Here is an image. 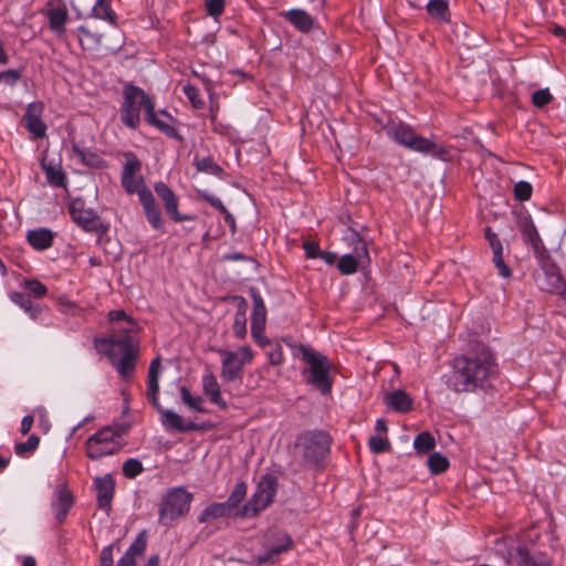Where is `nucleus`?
I'll return each instance as SVG.
<instances>
[{"instance_id": "1", "label": "nucleus", "mask_w": 566, "mask_h": 566, "mask_svg": "<svg viewBox=\"0 0 566 566\" xmlns=\"http://www.w3.org/2000/svg\"><path fill=\"white\" fill-rule=\"evenodd\" d=\"M499 366L494 354L486 347L471 355L453 359L452 370L447 376V387L458 394L485 391L497 378Z\"/></svg>"}, {"instance_id": "2", "label": "nucleus", "mask_w": 566, "mask_h": 566, "mask_svg": "<svg viewBox=\"0 0 566 566\" xmlns=\"http://www.w3.org/2000/svg\"><path fill=\"white\" fill-rule=\"evenodd\" d=\"M302 359L308 366V377L306 382L317 388L323 395L332 390V379L329 377L331 363L328 358L319 352L302 345Z\"/></svg>"}, {"instance_id": "3", "label": "nucleus", "mask_w": 566, "mask_h": 566, "mask_svg": "<svg viewBox=\"0 0 566 566\" xmlns=\"http://www.w3.org/2000/svg\"><path fill=\"white\" fill-rule=\"evenodd\" d=\"M388 135L397 144L417 153L433 154L437 156H442L446 153L443 147L438 146L428 138L417 135L412 127L405 123L392 125L388 129Z\"/></svg>"}, {"instance_id": "4", "label": "nucleus", "mask_w": 566, "mask_h": 566, "mask_svg": "<svg viewBox=\"0 0 566 566\" xmlns=\"http://www.w3.org/2000/svg\"><path fill=\"white\" fill-rule=\"evenodd\" d=\"M84 449L91 460L114 455L122 449L120 436L114 428L103 427L87 438Z\"/></svg>"}, {"instance_id": "5", "label": "nucleus", "mask_w": 566, "mask_h": 566, "mask_svg": "<svg viewBox=\"0 0 566 566\" xmlns=\"http://www.w3.org/2000/svg\"><path fill=\"white\" fill-rule=\"evenodd\" d=\"M192 494L182 488H175L166 493L159 507V522L169 525L172 521L189 512Z\"/></svg>"}, {"instance_id": "6", "label": "nucleus", "mask_w": 566, "mask_h": 566, "mask_svg": "<svg viewBox=\"0 0 566 566\" xmlns=\"http://www.w3.org/2000/svg\"><path fill=\"white\" fill-rule=\"evenodd\" d=\"M295 446L307 463L317 464L329 453L331 438L323 431H306L297 437Z\"/></svg>"}, {"instance_id": "7", "label": "nucleus", "mask_w": 566, "mask_h": 566, "mask_svg": "<svg viewBox=\"0 0 566 566\" xmlns=\"http://www.w3.org/2000/svg\"><path fill=\"white\" fill-rule=\"evenodd\" d=\"M148 102H153V99L142 88L127 85L124 90V103L120 108L123 124L129 128H136L140 122V107L143 106L147 113Z\"/></svg>"}, {"instance_id": "8", "label": "nucleus", "mask_w": 566, "mask_h": 566, "mask_svg": "<svg viewBox=\"0 0 566 566\" xmlns=\"http://www.w3.org/2000/svg\"><path fill=\"white\" fill-rule=\"evenodd\" d=\"M125 163L120 174V184L128 195L137 193L138 198L144 196V192H151L142 175V161L132 151L123 154Z\"/></svg>"}, {"instance_id": "9", "label": "nucleus", "mask_w": 566, "mask_h": 566, "mask_svg": "<svg viewBox=\"0 0 566 566\" xmlns=\"http://www.w3.org/2000/svg\"><path fill=\"white\" fill-rule=\"evenodd\" d=\"M222 365L220 376L223 382L242 381L245 364L252 361L253 353L249 346H243L235 352L220 349Z\"/></svg>"}, {"instance_id": "10", "label": "nucleus", "mask_w": 566, "mask_h": 566, "mask_svg": "<svg viewBox=\"0 0 566 566\" xmlns=\"http://www.w3.org/2000/svg\"><path fill=\"white\" fill-rule=\"evenodd\" d=\"M276 486V478L271 474L262 476L258 483L254 494L242 507L241 515L244 517H251L266 509L274 500Z\"/></svg>"}, {"instance_id": "11", "label": "nucleus", "mask_w": 566, "mask_h": 566, "mask_svg": "<svg viewBox=\"0 0 566 566\" xmlns=\"http://www.w3.org/2000/svg\"><path fill=\"white\" fill-rule=\"evenodd\" d=\"M146 546V534L145 532H142L137 535L125 554L119 558L117 566H136V558L145 553ZM113 545H108L101 551L99 566H113Z\"/></svg>"}, {"instance_id": "12", "label": "nucleus", "mask_w": 566, "mask_h": 566, "mask_svg": "<svg viewBox=\"0 0 566 566\" xmlns=\"http://www.w3.org/2000/svg\"><path fill=\"white\" fill-rule=\"evenodd\" d=\"M70 216L80 228L87 232H97L101 228V219L93 209H86L84 201L74 199L69 205Z\"/></svg>"}, {"instance_id": "13", "label": "nucleus", "mask_w": 566, "mask_h": 566, "mask_svg": "<svg viewBox=\"0 0 566 566\" xmlns=\"http://www.w3.org/2000/svg\"><path fill=\"white\" fill-rule=\"evenodd\" d=\"M505 564L514 566H552L549 559L542 553H533L526 547L517 546L510 551Z\"/></svg>"}, {"instance_id": "14", "label": "nucleus", "mask_w": 566, "mask_h": 566, "mask_svg": "<svg viewBox=\"0 0 566 566\" xmlns=\"http://www.w3.org/2000/svg\"><path fill=\"white\" fill-rule=\"evenodd\" d=\"M44 105L42 102H34L28 105L23 119L29 133L33 138H43L46 134V125L42 120Z\"/></svg>"}, {"instance_id": "15", "label": "nucleus", "mask_w": 566, "mask_h": 566, "mask_svg": "<svg viewBox=\"0 0 566 566\" xmlns=\"http://www.w3.org/2000/svg\"><path fill=\"white\" fill-rule=\"evenodd\" d=\"M274 541L269 543L268 551L260 555L258 560L260 564L275 563L280 555L293 547V539L284 532L273 533Z\"/></svg>"}, {"instance_id": "16", "label": "nucleus", "mask_w": 566, "mask_h": 566, "mask_svg": "<svg viewBox=\"0 0 566 566\" xmlns=\"http://www.w3.org/2000/svg\"><path fill=\"white\" fill-rule=\"evenodd\" d=\"M155 192L163 201L166 212L176 222L191 220L188 216H182L178 212V198L175 192L165 182L159 181L154 186Z\"/></svg>"}, {"instance_id": "17", "label": "nucleus", "mask_w": 566, "mask_h": 566, "mask_svg": "<svg viewBox=\"0 0 566 566\" xmlns=\"http://www.w3.org/2000/svg\"><path fill=\"white\" fill-rule=\"evenodd\" d=\"M541 290L549 293H563L566 289V282L555 265H544L543 274L536 279Z\"/></svg>"}, {"instance_id": "18", "label": "nucleus", "mask_w": 566, "mask_h": 566, "mask_svg": "<svg viewBox=\"0 0 566 566\" xmlns=\"http://www.w3.org/2000/svg\"><path fill=\"white\" fill-rule=\"evenodd\" d=\"M103 343L107 345L105 352L109 361H115L120 357H124L127 353L138 348L137 340L130 335H126L119 338H109Z\"/></svg>"}, {"instance_id": "19", "label": "nucleus", "mask_w": 566, "mask_h": 566, "mask_svg": "<svg viewBox=\"0 0 566 566\" xmlns=\"http://www.w3.org/2000/svg\"><path fill=\"white\" fill-rule=\"evenodd\" d=\"M146 120L169 137L177 136V129L172 125V117L165 111L156 113L154 102H148Z\"/></svg>"}, {"instance_id": "20", "label": "nucleus", "mask_w": 566, "mask_h": 566, "mask_svg": "<svg viewBox=\"0 0 566 566\" xmlns=\"http://www.w3.org/2000/svg\"><path fill=\"white\" fill-rule=\"evenodd\" d=\"M94 486L96 490V500L98 507L109 509L115 493V481L112 474H105L103 476L95 478Z\"/></svg>"}, {"instance_id": "21", "label": "nucleus", "mask_w": 566, "mask_h": 566, "mask_svg": "<svg viewBox=\"0 0 566 566\" xmlns=\"http://www.w3.org/2000/svg\"><path fill=\"white\" fill-rule=\"evenodd\" d=\"M485 239L488 240L492 252H493V263L499 271V274L503 277H510L512 272L509 265L504 262L503 259V245L500 241L497 234L491 230V228H486Z\"/></svg>"}, {"instance_id": "22", "label": "nucleus", "mask_w": 566, "mask_h": 566, "mask_svg": "<svg viewBox=\"0 0 566 566\" xmlns=\"http://www.w3.org/2000/svg\"><path fill=\"white\" fill-rule=\"evenodd\" d=\"M202 390L211 403L222 410L228 408V403L221 394V386L217 377L211 371L205 373L202 376Z\"/></svg>"}, {"instance_id": "23", "label": "nucleus", "mask_w": 566, "mask_h": 566, "mask_svg": "<svg viewBox=\"0 0 566 566\" xmlns=\"http://www.w3.org/2000/svg\"><path fill=\"white\" fill-rule=\"evenodd\" d=\"M72 505L73 496L71 492L63 485L57 486L55 490V499L52 502V510L60 523L65 520Z\"/></svg>"}, {"instance_id": "24", "label": "nucleus", "mask_w": 566, "mask_h": 566, "mask_svg": "<svg viewBox=\"0 0 566 566\" xmlns=\"http://www.w3.org/2000/svg\"><path fill=\"white\" fill-rule=\"evenodd\" d=\"M250 295L253 302V308L251 313V329H264L266 323V307L261 294L256 289L250 290Z\"/></svg>"}, {"instance_id": "25", "label": "nucleus", "mask_w": 566, "mask_h": 566, "mask_svg": "<svg viewBox=\"0 0 566 566\" xmlns=\"http://www.w3.org/2000/svg\"><path fill=\"white\" fill-rule=\"evenodd\" d=\"M139 201L143 206L144 213L146 216L147 221L149 224L156 229L159 230L163 228V219L160 214V210L158 206L156 205L155 198L151 192H144V196L139 198Z\"/></svg>"}, {"instance_id": "26", "label": "nucleus", "mask_w": 566, "mask_h": 566, "mask_svg": "<svg viewBox=\"0 0 566 566\" xmlns=\"http://www.w3.org/2000/svg\"><path fill=\"white\" fill-rule=\"evenodd\" d=\"M384 401L388 408L401 413L408 412L412 407L411 397L401 389L387 392Z\"/></svg>"}, {"instance_id": "27", "label": "nucleus", "mask_w": 566, "mask_h": 566, "mask_svg": "<svg viewBox=\"0 0 566 566\" xmlns=\"http://www.w3.org/2000/svg\"><path fill=\"white\" fill-rule=\"evenodd\" d=\"M356 256L353 254L343 255L337 262L338 271L344 275L354 274L358 269V259L363 255L368 256L367 248L364 242H360V247L355 248Z\"/></svg>"}, {"instance_id": "28", "label": "nucleus", "mask_w": 566, "mask_h": 566, "mask_svg": "<svg viewBox=\"0 0 566 566\" xmlns=\"http://www.w3.org/2000/svg\"><path fill=\"white\" fill-rule=\"evenodd\" d=\"M233 301L238 303V310L234 314V321H233V334L239 339H243L247 336V310H248V302L243 296H233Z\"/></svg>"}, {"instance_id": "29", "label": "nucleus", "mask_w": 566, "mask_h": 566, "mask_svg": "<svg viewBox=\"0 0 566 566\" xmlns=\"http://www.w3.org/2000/svg\"><path fill=\"white\" fill-rule=\"evenodd\" d=\"M160 365H161L160 357H156L150 361L149 369H148L147 396L154 406H157V403H158Z\"/></svg>"}, {"instance_id": "30", "label": "nucleus", "mask_w": 566, "mask_h": 566, "mask_svg": "<svg viewBox=\"0 0 566 566\" xmlns=\"http://www.w3.org/2000/svg\"><path fill=\"white\" fill-rule=\"evenodd\" d=\"M53 232L45 228L30 230L27 234L29 244L39 251L51 248L53 244Z\"/></svg>"}, {"instance_id": "31", "label": "nucleus", "mask_w": 566, "mask_h": 566, "mask_svg": "<svg viewBox=\"0 0 566 566\" xmlns=\"http://www.w3.org/2000/svg\"><path fill=\"white\" fill-rule=\"evenodd\" d=\"M284 18L301 32H308L314 25V19L306 11L292 9L283 13Z\"/></svg>"}, {"instance_id": "32", "label": "nucleus", "mask_w": 566, "mask_h": 566, "mask_svg": "<svg viewBox=\"0 0 566 566\" xmlns=\"http://www.w3.org/2000/svg\"><path fill=\"white\" fill-rule=\"evenodd\" d=\"M10 300L29 315L32 321H38L43 311V306L33 303L27 295L13 292L9 295Z\"/></svg>"}, {"instance_id": "33", "label": "nucleus", "mask_w": 566, "mask_h": 566, "mask_svg": "<svg viewBox=\"0 0 566 566\" xmlns=\"http://www.w3.org/2000/svg\"><path fill=\"white\" fill-rule=\"evenodd\" d=\"M50 29L57 35L65 32V23L67 21V12L64 8H51L46 12Z\"/></svg>"}, {"instance_id": "34", "label": "nucleus", "mask_w": 566, "mask_h": 566, "mask_svg": "<svg viewBox=\"0 0 566 566\" xmlns=\"http://www.w3.org/2000/svg\"><path fill=\"white\" fill-rule=\"evenodd\" d=\"M137 356L138 348L134 349L130 353H127L124 357H120L119 359L111 363L123 378H128L133 375L135 370Z\"/></svg>"}, {"instance_id": "35", "label": "nucleus", "mask_w": 566, "mask_h": 566, "mask_svg": "<svg viewBox=\"0 0 566 566\" xmlns=\"http://www.w3.org/2000/svg\"><path fill=\"white\" fill-rule=\"evenodd\" d=\"M72 149L80 160L88 167L104 168L106 166V163L102 157L93 151L80 147L78 144L74 143Z\"/></svg>"}, {"instance_id": "36", "label": "nucleus", "mask_w": 566, "mask_h": 566, "mask_svg": "<svg viewBox=\"0 0 566 566\" xmlns=\"http://www.w3.org/2000/svg\"><path fill=\"white\" fill-rule=\"evenodd\" d=\"M78 41L84 50L94 51L99 48L102 35L92 32L86 27L81 25L77 29Z\"/></svg>"}, {"instance_id": "37", "label": "nucleus", "mask_w": 566, "mask_h": 566, "mask_svg": "<svg viewBox=\"0 0 566 566\" xmlns=\"http://www.w3.org/2000/svg\"><path fill=\"white\" fill-rule=\"evenodd\" d=\"M163 423L167 428L175 429L180 432H185L187 430H192L196 428L193 423H185L181 416L172 410H164L163 411Z\"/></svg>"}, {"instance_id": "38", "label": "nucleus", "mask_w": 566, "mask_h": 566, "mask_svg": "<svg viewBox=\"0 0 566 566\" xmlns=\"http://www.w3.org/2000/svg\"><path fill=\"white\" fill-rule=\"evenodd\" d=\"M230 506L227 504V502L223 503H211L209 504L199 515L198 521L200 523H207L210 520L219 518L229 512Z\"/></svg>"}, {"instance_id": "39", "label": "nucleus", "mask_w": 566, "mask_h": 566, "mask_svg": "<svg viewBox=\"0 0 566 566\" xmlns=\"http://www.w3.org/2000/svg\"><path fill=\"white\" fill-rule=\"evenodd\" d=\"M427 12L438 21L448 22L450 20L447 0H429Z\"/></svg>"}, {"instance_id": "40", "label": "nucleus", "mask_w": 566, "mask_h": 566, "mask_svg": "<svg viewBox=\"0 0 566 566\" xmlns=\"http://www.w3.org/2000/svg\"><path fill=\"white\" fill-rule=\"evenodd\" d=\"M112 0H96L92 9V15L97 19L106 20L111 24L116 23V14L111 8Z\"/></svg>"}, {"instance_id": "41", "label": "nucleus", "mask_w": 566, "mask_h": 566, "mask_svg": "<svg viewBox=\"0 0 566 566\" xmlns=\"http://www.w3.org/2000/svg\"><path fill=\"white\" fill-rule=\"evenodd\" d=\"M434 447L436 440L433 436L427 431L420 432L413 440V448L420 454L430 452Z\"/></svg>"}, {"instance_id": "42", "label": "nucleus", "mask_w": 566, "mask_h": 566, "mask_svg": "<svg viewBox=\"0 0 566 566\" xmlns=\"http://www.w3.org/2000/svg\"><path fill=\"white\" fill-rule=\"evenodd\" d=\"M195 166L198 171L212 176H220L223 172L222 168L209 156L202 158L196 157Z\"/></svg>"}, {"instance_id": "43", "label": "nucleus", "mask_w": 566, "mask_h": 566, "mask_svg": "<svg viewBox=\"0 0 566 566\" xmlns=\"http://www.w3.org/2000/svg\"><path fill=\"white\" fill-rule=\"evenodd\" d=\"M108 318L111 323H117L120 321L126 323L125 326L119 327V331H123L128 334L136 332V322L132 317H129L123 310L111 311L108 314Z\"/></svg>"}, {"instance_id": "44", "label": "nucleus", "mask_w": 566, "mask_h": 566, "mask_svg": "<svg viewBox=\"0 0 566 566\" xmlns=\"http://www.w3.org/2000/svg\"><path fill=\"white\" fill-rule=\"evenodd\" d=\"M518 229L522 233L523 240L526 243H531L535 239L539 238L537 229L531 219V217H524L518 221Z\"/></svg>"}, {"instance_id": "45", "label": "nucleus", "mask_w": 566, "mask_h": 566, "mask_svg": "<svg viewBox=\"0 0 566 566\" xmlns=\"http://www.w3.org/2000/svg\"><path fill=\"white\" fill-rule=\"evenodd\" d=\"M428 468L432 474H440L448 470L449 460L439 452H434L428 458Z\"/></svg>"}, {"instance_id": "46", "label": "nucleus", "mask_w": 566, "mask_h": 566, "mask_svg": "<svg viewBox=\"0 0 566 566\" xmlns=\"http://www.w3.org/2000/svg\"><path fill=\"white\" fill-rule=\"evenodd\" d=\"M180 397L182 402L192 410H196L198 412H206L205 408L202 407L203 399L200 396H192L191 392L186 388H180Z\"/></svg>"}, {"instance_id": "47", "label": "nucleus", "mask_w": 566, "mask_h": 566, "mask_svg": "<svg viewBox=\"0 0 566 566\" xmlns=\"http://www.w3.org/2000/svg\"><path fill=\"white\" fill-rule=\"evenodd\" d=\"M40 443V439L35 434H31L25 442H19L14 444V451L19 457H25L27 454L33 453Z\"/></svg>"}, {"instance_id": "48", "label": "nucleus", "mask_w": 566, "mask_h": 566, "mask_svg": "<svg viewBox=\"0 0 566 566\" xmlns=\"http://www.w3.org/2000/svg\"><path fill=\"white\" fill-rule=\"evenodd\" d=\"M143 471V463L138 459L129 458L123 463V474L127 479H135Z\"/></svg>"}, {"instance_id": "49", "label": "nucleus", "mask_w": 566, "mask_h": 566, "mask_svg": "<svg viewBox=\"0 0 566 566\" xmlns=\"http://www.w3.org/2000/svg\"><path fill=\"white\" fill-rule=\"evenodd\" d=\"M247 495V484L244 482H239L234 485L230 496L226 501L230 509H234L242 502V500Z\"/></svg>"}, {"instance_id": "50", "label": "nucleus", "mask_w": 566, "mask_h": 566, "mask_svg": "<svg viewBox=\"0 0 566 566\" xmlns=\"http://www.w3.org/2000/svg\"><path fill=\"white\" fill-rule=\"evenodd\" d=\"M22 286L34 297H43L48 293L46 286L38 280H25Z\"/></svg>"}, {"instance_id": "51", "label": "nucleus", "mask_w": 566, "mask_h": 566, "mask_svg": "<svg viewBox=\"0 0 566 566\" xmlns=\"http://www.w3.org/2000/svg\"><path fill=\"white\" fill-rule=\"evenodd\" d=\"M532 191H533L532 185L524 180L518 181L514 186L515 199H517L520 201L528 200L532 196Z\"/></svg>"}, {"instance_id": "52", "label": "nucleus", "mask_w": 566, "mask_h": 566, "mask_svg": "<svg viewBox=\"0 0 566 566\" xmlns=\"http://www.w3.org/2000/svg\"><path fill=\"white\" fill-rule=\"evenodd\" d=\"M48 181L55 187H63L65 185V175L61 169L54 167L45 168Z\"/></svg>"}, {"instance_id": "53", "label": "nucleus", "mask_w": 566, "mask_h": 566, "mask_svg": "<svg viewBox=\"0 0 566 566\" xmlns=\"http://www.w3.org/2000/svg\"><path fill=\"white\" fill-rule=\"evenodd\" d=\"M552 99L553 95L548 88H541L532 94V102L538 108L546 106Z\"/></svg>"}, {"instance_id": "54", "label": "nucleus", "mask_w": 566, "mask_h": 566, "mask_svg": "<svg viewBox=\"0 0 566 566\" xmlns=\"http://www.w3.org/2000/svg\"><path fill=\"white\" fill-rule=\"evenodd\" d=\"M369 448L375 453H381L389 449L390 443L387 438L381 436H373L369 438Z\"/></svg>"}, {"instance_id": "55", "label": "nucleus", "mask_w": 566, "mask_h": 566, "mask_svg": "<svg viewBox=\"0 0 566 566\" xmlns=\"http://www.w3.org/2000/svg\"><path fill=\"white\" fill-rule=\"evenodd\" d=\"M182 91L195 108H201L203 106V101L200 98L199 91L196 86L187 84L182 87Z\"/></svg>"}, {"instance_id": "56", "label": "nucleus", "mask_w": 566, "mask_h": 566, "mask_svg": "<svg viewBox=\"0 0 566 566\" xmlns=\"http://www.w3.org/2000/svg\"><path fill=\"white\" fill-rule=\"evenodd\" d=\"M206 10L213 18L220 17L224 10V0H207Z\"/></svg>"}, {"instance_id": "57", "label": "nucleus", "mask_w": 566, "mask_h": 566, "mask_svg": "<svg viewBox=\"0 0 566 566\" xmlns=\"http://www.w3.org/2000/svg\"><path fill=\"white\" fill-rule=\"evenodd\" d=\"M21 78V72L19 70H7L0 72V82L3 81L9 86H15Z\"/></svg>"}, {"instance_id": "58", "label": "nucleus", "mask_w": 566, "mask_h": 566, "mask_svg": "<svg viewBox=\"0 0 566 566\" xmlns=\"http://www.w3.org/2000/svg\"><path fill=\"white\" fill-rule=\"evenodd\" d=\"M56 302L63 313L74 314L77 310L76 304L65 295L57 297Z\"/></svg>"}, {"instance_id": "59", "label": "nucleus", "mask_w": 566, "mask_h": 566, "mask_svg": "<svg viewBox=\"0 0 566 566\" xmlns=\"http://www.w3.org/2000/svg\"><path fill=\"white\" fill-rule=\"evenodd\" d=\"M268 357L271 365H281L284 359L282 347L280 345L272 347L268 353Z\"/></svg>"}, {"instance_id": "60", "label": "nucleus", "mask_w": 566, "mask_h": 566, "mask_svg": "<svg viewBox=\"0 0 566 566\" xmlns=\"http://www.w3.org/2000/svg\"><path fill=\"white\" fill-rule=\"evenodd\" d=\"M303 249L308 259L318 258L321 253L319 247L315 241H305L303 243Z\"/></svg>"}, {"instance_id": "61", "label": "nucleus", "mask_w": 566, "mask_h": 566, "mask_svg": "<svg viewBox=\"0 0 566 566\" xmlns=\"http://www.w3.org/2000/svg\"><path fill=\"white\" fill-rule=\"evenodd\" d=\"M530 244H531L536 258L544 259L547 255V250H546L541 237L535 239L534 241H532Z\"/></svg>"}, {"instance_id": "62", "label": "nucleus", "mask_w": 566, "mask_h": 566, "mask_svg": "<svg viewBox=\"0 0 566 566\" xmlns=\"http://www.w3.org/2000/svg\"><path fill=\"white\" fill-rule=\"evenodd\" d=\"M203 199L207 202H209L213 208L218 209L221 213L227 212V208L224 207L220 198L210 193H205Z\"/></svg>"}, {"instance_id": "63", "label": "nucleus", "mask_w": 566, "mask_h": 566, "mask_svg": "<svg viewBox=\"0 0 566 566\" xmlns=\"http://www.w3.org/2000/svg\"><path fill=\"white\" fill-rule=\"evenodd\" d=\"M251 335H252L253 339L255 340V343L262 347L269 345V343H270V340L264 335V329H259V328L251 329Z\"/></svg>"}, {"instance_id": "64", "label": "nucleus", "mask_w": 566, "mask_h": 566, "mask_svg": "<svg viewBox=\"0 0 566 566\" xmlns=\"http://www.w3.org/2000/svg\"><path fill=\"white\" fill-rule=\"evenodd\" d=\"M34 422V418L31 415H27L21 420L20 432L25 436L30 432Z\"/></svg>"}]
</instances>
